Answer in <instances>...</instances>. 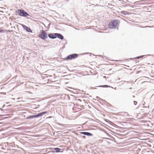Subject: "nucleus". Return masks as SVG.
Masks as SVG:
<instances>
[{
	"label": "nucleus",
	"mask_w": 154,
	"mask_h": 154,
	"mask_svg": "<svg viewBox=\"0 0 154 154\" xmlns=\"http://www.w3.org/2000/svg\"><path fill=\"white\" fill-rule=\"evenodd\" d=\"M16 12L17 13V15L20 16L27 17L28 18H30L31 17L27 12L23 9H18L16 11Z\"/></svg>",
	"instance_id": "obj_1"
},
{
	"label": "nucleus",
	"mask_w": 154,
	"mask_h": 154,
	"mask_svg": "<svg viewBox=\"0 0 154 154\" xmlns=\"http://www.w3.org/2000/svg\"><path fill=\"white\" fill-rule=\"evenodd\" d=\"M119 23L120 21L119 20H113L109 23V28L111 29H115L116 27H119Z\"/></svg>",
	"instance_id": "obj_2"
},
{
	"label": "nucleus",
	"mask_w": 154,
	"mask_h": 154,
	"mask_svg": "<svg viewBox=\"0 0 154 154\" xmlns=\"http://www.w3.org/2000/svg\"><path fill=\"white\" fill-rule=\"evenodd\" d=\"M38 37L42 40H45L48 38V35L47 33L44 30H42L39 34Z\"/></svg>",
	"instance_id": "obj_3"
},
{
	"label": "nucleus",
	"mask_w": 154,
	"mask_h": 154,
	"mask_svg": "<svg viewBox=\"0 0 154 154\" xmlns=\"http://www.w3.org/2000/svg\"><path fill=\"white\" fill-rule=\"evenodd\" d=\"M79 55L77 54L74 53L70 54L67 56L66 58H64L65 60H70L72 59H74L76 58Z\"/></svg>",
	"instance_id": "obj_4"
},
{
	"label": "nucleus",
	"mask_w": 154,
	"mask_h": 154,
	"mask_svg": "<svg viewBox=\"0 0 154 154\" xmlns=\"http://www.w3.org/2000/svg\"><path fill=\"white\" fill-rule=\"evenodd\" d=\"M21 26L23 29L25 30H26L27 32L30 33H32V31L29 27L26 26L23 24H21Z\"/></svg>",
	"instance_id": "obj_5"
},
{
	"label": "nucleus",
	"mask_w": 154,
	"mask_h": 154,
	"mask_svg": "<svg viewBox=\"0 0 154 154\" xmlns=\"http://www.w3.org/2000/svg\"><path fill=\"white\" fill-rule=\"evenodd\" d=\"M48 37L52 39H55L56 38V33H50L48 34Z\"/></svg>",
	"instance_id": "obj_6"
},
{
	"label": "nucleus",
	"mask_w": 154,
	"mask_h": 154,
	"mask_svg": "<svg viewBox=\"0 0 154 154\" xmlns=\"http://www.w3.org/2000/svg\"><path fill=\"white\" fill-rule=\"evenodd\" d=\"M56 38H57L61 40H62L64 38L63 35L59 33H56Z\"/></svg>",
	"instance_id": "obj_7"
},
{
	"label": "nucleus",
	"mask_w": 154,
	"mask_h": 154,
	"mask_svg": "<svg viewBox=\"0 0 154 154\" xmlns=\"http://www.w3.org/2000/svg\"><path fill=\"white\" fill-rule=\"evenodd\" d=\"M46 113H47L46 112H42L40 113H38V115H34V118L35 117V118L38 117L39 116H41L43 115L44 114H45Z\"/></svg>",
	"instance_id": "obj_8"
},
{
	"label": "nucleus",
	"mask_w": 154,
	"mask_h": 154,
	"mask_svg": "<svg viewBox=\"0 0 154 154\" xmlns=\"http://www.w3.org/2000/svg\"><path fill=\"white\" fill-rule=\"evenodd\" d=\"M81 133L82 134L86 135L88 136H92L93 135L92 134H91L90 133L88 132H81Z\"/></svg>",
	"instance_id": "obj_9"
},
{
	"label": "nucleus",
	"mask_w": 154,
	"mask_h": 154,
	"mask_svg": "<svg viewBox=\"0 0 154 154\" xmlns=\"http://www.w3.org/2000/svg\"><path fill=\"white\" fill-rule=\"evenodd\" d=\"M13 114H7V115H0V116H6L5 117V118H10L12 116H13Z\"/></svg>",
	"instance_id": "obj_10"
},
{
	"label": "nucleus",
	"mask_w": 154,
	"mask_h": 154,
	"mask_svg": "<svg viewBox=\"0 0 154 154\" xmlns=\"http://www.w3.org/2000/svg\"><path fill=\"white\" fill-rule=\"evenodd\" d=\"M129 12L127 11H123L121 12V13L122 14H124V15H126L129 14Z\"/></svg>",
	"instance_id": "obj_11"
},
{
	"label": "nucleus",
	"mask_w": 154,
	"mask_h": 154,
	"mask_svg": "<svg viewBox=\"0 0 154 154\" xmlns=\"http://www.w3.org/2000/svg\"><path fill=\"white\" fill-rule=\"evenodd\" d=\"M54 149L55 150L56 152H60V150H61V149L58 148H55Z\"/></svg>",
	"instance_id": "obj_12"
},
{
	"label": "nucleus",
	"mask_w": 154,
	"mask_h": 154,
	"mask_svg": "<svg viewBox=\"0 0 154 154\" xmlns=\"http://www.w3.org/2000/svg\"><path fill=\"white\" fill-rule=\"evenodd\" d=\"M145 55H141L139 56H138L134 58V59H139L143 57Z\"/></svg>",
	"instance_id": "obj_13"
},
{
	"label": "nucleus",
	"mask_w": 154,
	"mask_h": 154,
	"mask_svg": "<svg viewBox=\"0 0 154 154\" xmlns=\"http://www.w3.org/2000/svg\"><path fill=\"white\" fill-rule=\"evenodd\" d=\"M99 87H102L103 88H107L108 87H109V86L107 85H102L99 86Z\"/></svg>",
	"instance_id": "obj_14"
},
{
	"label": "nucleus",
	"mask_w": 154,
	"mask_h": 154,
	"mask_svg": "<svg viewBox=\"0 0 154 154\" xmlns=\"http://www.w3.org/2000/svg\"><path fill=\"white\" fill-rule=\"evenodd\" d=\"M65 42L66 43H64V44L63 45V47L62 48V49H64V48H65V45L67 44V42H66V40L65 39Z\"/></svg>",
	"instance_id": "obj_15"
},
{
	"label": "nucleus",
	"mask_w": 154,
	"mask_h": 154,
	"mask_svg": "<svg viewBox=\"0 0 154 154\" xmlns=\"http://www.w3.org/2000/svg\"><path fill=\"white\" fill-rule=\"evenodd\" d=\"M6 30H4V29H0V33L4 31H5Z\"/></svg>",
	"instance_id": "obj_16"
},
{
	"label": "nucleus",
	"mask_w": 154,
	"mask_h": 154,
	"mask_svg": "<svg viewBox=\"0 0 154 154\" xmlns=\"http://www.w3.org/2000/svg\"><path fill=\"white\" fill-rule=\"evenodd\" d=\"M124 115H127L128 116H129V115L128 114V113L127 112H125L124 113Z\"/></svg>",
	"instance_id": "obj_17"
},
{
	"label": "nucleus",
	"mask_w": 154,
	"mask_h": 154,
	"mask_svg": "<svg viewBox=\"0 0 154 154\" xmlns=\"http://www.w3.org/2000/svg\"><path fill=\"white\" fill-rule=\"evenodd\" d=\"M29 118H34V115H33V116H29Z\"/></svg>",
	"instance_id": "obj_18"
},
{
	"label": "nucleus",
	"mask_w": 154,
	"mask_h": 154,
	"mask_svg": "<svg viewBox=\"0 0 154 154\" xmlns=\"http://www.w3.org/2000/svg\"><path fill=\"white\" fill-rule=\"evenodd\" d=\"M137 102H136V101H134V104H135V105H136V104H137Z\"/></svg>",
	"instance_id": "obj_19"
},
{
	"label": "nucleus",
	"mask_w": 154,
	"mask_h": 154,
	"mask_svg": "<svg viewBox=\"0 0 154 154\" xmlns=\"http://www.w3.org/2000/svg\"><path fill=\"white\" fill-rule=\"evenodd\" d=\"M146 27H153V26H146Z\"/></svg>",
	"instance_id": "obj_20"
},
{
	"label": "nucleus",
	"mask_w": 154,
	"mask_h": 154,
	"mask_svg": "<svg viewBox=\"0 0 154 154\" xmlns=\"http://www.w3.org/2000/svg\"><path fill=\"white\" fill-rule=\"evenodd\" d=\"M12 31V30H8V31L9 32H10Z\"/></svg>",
	"instance_id": "obj_21"
},
{
	"label": "nucleus",
	"mask_w": 154,
	"mask_h": 154,
	"mask_svg": "<svg viewBox=\"0 0 154 154\" xmlns=\"http://www.w3.org/2000/svg\"><path fill=\"white\" fill-rule=\"evenodd\" d=\"M26 93H29V94H32L31 93L29 92H27Z\"/></svg>",
	"instance_id": "obj_22"
},
{
	"label": "nucleus",
	"mask_w": 154,
	"mask_h": 154,
	"mask_svg": "<svg viewBox=\"0 0 154 154\" xmlns=\"http://www.w3.org/2000/svg\"><path fill=\"white\" fill-rule=\"evenodd\" d=\"M106 76H104L103 77V78H106Z\"/></svg>",
	"instance_id": "obj_23"
},
{
	"label": "nucleus",
	"mask_w": 154,
	"mask_h": 154,
	"mask_svg": "<svg viewBox=\"0 0 154 154\" xmlns=\"http://www.w3.org/2000/svg\"><path fill=\"white\" fill-rule=\"evenodd\" d=\"M71 95L72 96V97L74 96L73 95L71 94Z\"/></svg>",
	"instance_id": "obj_24"
},
{
	"label": "nucleus",
	"mask_w": 154,
	"mask_h": 154,
	"mask_svg": "<svg viewBox=\"0 0 154 154\" xmlns=\"http://www.w3.org/2000/svg\"><path fill=\"white\" fill-rule=\"evenodd\" d=\"M83 137L84 138H85V136H83Z\"/></svg>",
	"instance_id": "obj_25"
},
{
	"label": "nucleus",
	"mask_w": 154,
	"mask_h": 154,
	"mask_svg": "<svg viewBox=\"0 0 154 154\" xmlns=\"http://www.w3.org/2000/svg\"><path fill=\"white\" fill-rule=\"evenodd\" d=\"M58 95H56V96H55V95H54V96H54H54H58Z\"/></svg>",
	"instance_id": "obj_26"
},
{
	"label": "nucleus",
	"mask_w": 154,
	"mask_h": 154,
	"mask_svg": "<svg viewBox=\"0 0 154 154\" xmlns=\"http://www.w3.org/2000/svg\"><path fill=\"white\" fill-rule=\"evenodd\" d=\"M148 55V56H150V55H151L149 54V55Z\"/></svg>",
	"instance_id": "obj_27"
},
{
	"label": "nucleus",
	"mask_w": 154,
	"mask_h": 154,
	"mask_svg": "<svg viewBox=\"0 0 154 154\" xmlns=\"http://www.w3.org/2000/svg\"><path fill=\"white\" fill-rule=\"evenodd\" d=\"M132 58H130V60H132Z\"/></svg>",
	"instance_id": "obj_28"
},
{
	"label": "nucleus",
	"mask_w": 154,
	"mask_h": 154,
	"mask_svg": "<svg viewBox=\"0 0 154 154\" xmlns=\"http://www.w3.org/2000/svg\"><path fill=\"white\" fill-rule=\"evenodd\" d=\"M81 96L84 97V96H84V95H82V96Z\"/></svg>",
	"instance_id": "obj_29"
},
{
	"label": "nucleus",
	"mask_w": 154,
	"mask_h": 154,
	"mask_svg": "<svg viewBox=\"0 0 154 154\" xmlns=\"http://www.w3.org/2000/svg\"><path fill=\"white\" fill-rule=\"evenodd\" d=\"M144 77L146 78H147L149 79L148 77Z\"/></svg>",
	"instance_id": "obj_30"
},
{
	"label": "nucleus",
	"mask_w": 154,
	"mask_h": 154,
	"mask_svg": "<svg viewBox=\"0 0 154 154\" xmlns=\"http://www.w3.org/2000/svg\"><path fill=\"white\" fill-rule=\"evenodd\" d=\"M115 61H119V60H115Z\"/></svg>",
	"instance_id": "obj_31"
},
{
	"label": "nucleus",
	"mask_w": 154,
	"mask_h": 154,
	"mask_svg": "<svg viewBox=\"0 0 154 154\" xmlns=\"http://www.w3.org/2000/svg\"><path fill=\"white\" fill-rule=\"evenodd\" d=\"M117 28V30H118V28Z\"/></svg>",
	"instance_id": "obj_32"
},
{
	"label": "nucleus",
	"mask_w": 154,
	"mask_h": 154,
	"mask_svg": "<svg viewBox=\"0 0 154 154\" xmlns=\"http://www.w3.org/2000/svg\"><path fill=\"white\" fill-rule=\"evenodd\" d=\"M18 32H17V33H16V34H18Z\"/></svg>",
	"instance_id": "obj_33"
},
{
	"label": "nucleus",
	"mask_w": 154,
	"mask_h": 154,
	"mask_svg": "<svg viewBox=\"0 0 154 154\" xmlns=\"http://www.w3.org/2000/svg\"><path fill=\"white\" fill-rule=\"evenodd\" d=\"M153 95H152V96H151V97L153 96Z\"/></svg>",
	"instance_id": "obj_34"
},
{
	"label": "nucleus",
	"mask_w": 154,
	"mask_h": 154,
	"mask_svg": "<svg viewBox=\"0 0 154 154\" xmlns=\"http://www.w3.org/2000/svg\"><path fill=\"white\" fill-rule=\"evenodd\" d=\"M130 88V89H131V88Z\"/></svg>",
	"instance_id": "obj_35"
},
{
	"label": "nucleus",
	"mask_w": 154,
	"mask_h": 154,
	"mask_svg": "<svg viewBox=\"0 0 154 154\" xmlns=\"http://www.w3.org/2000/svg\"><path fill=\"white\" fill-rule=\"evenodd\" d=\"M67 96L69 97V96L68 95Z\"/></svg>",
	"instance_id": "obj_36"
},
{
	"label": "nucleus",
	"mask_w": 154,
	"mask_h": 154,
	"mask_svg": "<svg viewBox=\"0 0 154 154\" xmlns=\"http://www.w3.org/2000/svg\"><path fill=\"white\" fill-rule=\"evenodd\" d=\"M89 97L92 96H89Z\"/></svg>",
	"instance_id": "obj_37"
},
{
	"label": "nucleus",
	"mask_w": 154,
	"mask_h": 154,
	"mask_svg": "<svg viewBox=\"0 0 154 154\" xmlns=\"http://www.w3.org/2000/svg\"><path fill=\"white\" fill-rule=\"evenodd\" d=\"M2 0H0V1H2Z\"/></svg>",
	"instance_id": "obj_38"
}]
</instances>
